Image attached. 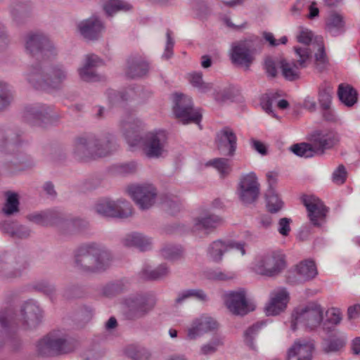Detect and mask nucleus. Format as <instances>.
<instances>
[{
    "mask_svg": "<svg viewBox=\"0 0 360 360\" xmlns=\"http://www.w3.org/2000/svg\"><path fill=\"white\" fill-rule=\"evenodd\" d=\"M323 309L317 302H310L297 308L292 315L291 329L296 330L297 324L302 323L307 328L313 330L323 321Z\"/></svg>",
    "mask_w": 360,
    "mask_h": 360,
    "instance_id": "0eeeda50",
    "label": "nucleus"
},
{
    "mask_svg": "<svg viewBox=\"0 0 360 360\" xmlns=\"http://www.w3.org/2000/svg\"><path fill=\"white\" fill-rule=\"evenodd\" d=\"M266 207L267 211L271 214L278 213L284 205L279 194L276 189L267 188L265 193Z\"/></svg>",
    "mask_w": 360,
    "mask_h": 360,
    "instance_id": "ea45409f",
    "label": "nucleus"
},
{
    "mask_svg": "<svg viewBox=\"0 0 360 360\" xmlns=\"http://www.w3.org/2000/svg\"><path fill=\"white\" fill-rule=\"evenodd\" d=\"M259 184L255 173L251 172L241 177L238 193L240 200L245 205L255 202L259 195Z\"/></svg>",
    "mask_w": 360,
    "mask_h": 360,
    "instance_id": "6ab92c4d",
    "label": "nucleus"
},
{
    "mask_svg": "<svg viewBox=\"0 0 360 360\" xmlns=\"http://www.w3.org/2000/svg\"><path fill=\"white\" fill-rule=\"evenodd\" d=\"M117 148L118 145L112 134L84 133L75 137L72 155L76 160L86 162L107 156L117 150Z\"/></svg>",
    "mask_w": 360,
    "mask_h": 360,
    "instance_id": "f257e3e1",
    "label": "nucleus"
},
{
    "mask_svg": "<svg viewBox=\"0 0 360 360\" xmlns=\"http://www.w3.org/2000/svg\"><path fill=\"white\" fill-rule=\"evenodd\" d=\"M333 93V88L329 85L319 86L318 97L321 109H328L330 107Z\"/></svg>",
    "mask_w": 360,
    "mask_h": 360,
    "instance_id": "3c124183",
    "label": "nucleus"
},
{
    "mask_svg": "<svg viewBox=\"0 0 360 360\" xmlns=\"http://www.w3.org/2000/svg\"><path fill=\"white\" fill-rule=\"evenodd\" d=\"M113 259L111 252L105 246L92 243L80 246L75 254V264L86 273H99L109 268Z\"/></svg>",
    "mask_w": 360,
    "mask_h": 360,
    "instance_id": "7ed1b4c3",
    "label": "nucleus"
},
{
    "mask_svg": "<svg viewBox=\"0 0 360 360\" xmlns=\"http://www.w3.org/2000/svg\"><path fill=\"white\" fill-rule=\"evenodd\" d=\"M77 345V341L72 338L47 335L38 342L37 347L39 355L49 357L70 353L75 350Z\"/></svg>",
    "mask_w": 360,
    "mask_h": 360,
    "instance_id": "6e6552de",
    "label": "nucleus"
},
{
    "mask_svg": "<svg viewBox=\"0 0 360 360\" xmlns=\"http://www.w3.org/2000/svg\"><path fill=\"white\" fill-rule=\"evenodd\" d=\"M288 293L285 290L277 292L266 306L265 311L267 316H274L283 311L287 305Z\"/></svg>",
    "mask_w": 360,
    "mask_h": 360,
    "instance_id": "c9c22d12",
    "label": "nucleus"
},
{
    "mask_svg": "<svg viewBox=\"0 0 360 360\" xmlns=\"http://www.w3.org/2000/svg\"><path fill=\"white\" fill-rule=\"evenodd\" d=\"M222 219L216 214L205 213L193 219V232L202 231L205 234L212 232L222 223Z\"/></svg>",
    "mask_w": 360,
    "mask_h": 360,
    "instance_id": "cd10ccee",
    "label": "nucleus"
},
{
    "mask_svg": "<svg viewBox=\"0 0 360 360\" xmlns=\"http://www.w3.org/2000/svg\"><path fill=\"white\" fill-rule=\"evenodd\" d=\"M167 134L163 130L147 133L143 139L142 149L144 155L150 159H158L166 153Z\"/></svg>",
    "mask_w": 360,
    "mask_h": 360,
    "instance_id": "dca6fc26",
    "label": "nucleus"
},
{
    "mask_svg": "<svg viewBox=\"0 0 360 360\" xmlns=\"http://www.w3.org/2000/svg\"><path fill=\"white\" fill-rule=\"evenodd\" d=\"M314 345L304 340L295 341L288 349L287 360H312Z\"/></svg>",
    "mask_w": 360,
    "mask_h": 360,
    "instance_id": "bb28decb",
    "label": "nucleus"
},
{
    "mask_svg": "<svg viewBox=\"0 0 360 360\" xmlns=\"http://www.w3.org/2000/svg\"><path fill=\"white\" fill-rule=\"evenodd\" d=\"M347 338L343 335L336 333L329 335L324 338L321 343L322 351L325 354L337 353L346 345Z\"/></svg>",
    "mask_w": 360,
    "mask_h": 360,
    "instance_id": "72a5a7b5",
    "label": "nucleus"
},
{
    "mask_svg": "<svg viewBox=\"0 0 360 360\" xmlns=\"http://www.w3.org/2000/svg\"><path fill=\"white\" fill-rule=\"evenodd\" d=\"M80 35L89 41L98 39L105 27L101 19L95 15L80 21L77 25Z\"/></svg>",
    "mask_w": 360,
    "mask_h": 360,
    "instance_id": "393cba45",
    "label": "nucleus"
},
{
    "mask_svg": "<svg viewBox=\"0 0 360 360\" xmlns=\"http://www.w3.org/2000/svg\"><path fill=\"white\" fill-rule=\"evenodd\" d=\"M29 266L27 259L13 252H4L0 255V276L5 280L19 277Z\"/></svg>",
    "mask_w": 360,
    "mask_h": 360,
    "instance_id": "2eb2a0df",
    "label": "nucleus"
},
{
    "mask_svg": "<svg viewBox=\"0 0 360 360\" xmlns=\"http://www.w3.org/2000/svg\"><path fill=\"white\" fill-rule=\"evenodd\" d=\"M101 63L102 60L97 56L94 54L86 56L83 66L78 70L80 79L86 82L99 81L101 77L97 74L96 68Z\"/></svg>",
    "mask_w": 360,
    "mask_h": 360,
    "instance_id": "c85d7f7f",
    "label": "nucleus"
},
{
    "mask_svg": "<svg viewBox=\"0 0 360 360\" xmlns=\"http://www.w3.org/2000/svg\"><path fill=\"white\" fill-rule=\"evenodd\" d=\"M190 82L202 93H206L212 89V84L203 82L202 72H194L191 74Z\"/></svg>",
    "mask_w": 360,
    "mask_h": 360,
    "instance_id": "052dcab7",
    "label": "nucleus"
},
{
    "mask_svg": "<svg viewBox=\"0 0 360 360\" xmlns=\"http://www.w3.org/2000/svg\"><path fill=\"white\" fill-rule=\"evenodd\" d=\"M122 243L127 248H136L141 252L151 249L152 240L141 233L133 232L127 234L122 239Z\"/></svg>",
    "mask_w": 360,
    "mask_h": 360,
    "instance_id": "2f4dec72",
    "label": "nucleus"
},
{
    "mask_svg": "<svg viewBox=\"0 0 360 360\" xmlns=\"http://www.w3.org/2000/svg\"><path fill=\"white\" fill-rule=\"evenodd\" d=\"M301 200L307 209L310 222L313 226L320 227L325 221L328 208L319 198L314 195H303Z\"/></svg>",
    "mask_w": 360,
    "mask_h": 360,
    "instance_id": "aec40b11",
    "label": "nucleus"
},
{
    "mask_svg": "<svg viewBox=\"0 0 360 360\" xmlns=\"http://www.w3.org/2000/svg\"><path fill=\"white\" fill-rule=\"evenodd\" d=\"M234 97L233 89L231 87H226L214 93V100L218 103L233 101Z\"/></svg>",
    "mask_w": 360,
    "mask_h": 360,
    "instance_id": "e2e57ef3",
    "label": "nucleus"
},
{
    "mask_svg": "<svg viewBox=\"0 0 360 360\" xmlns=\"http://www.w3.org/2000/svg\"><path fill=\"white\" fill-rule=\"evenodd\" d=\"M169 274V267L166 264H161L153 270L145 269L142 271L143 276L150 281L162 279L167 276Z\"/></svg>",
    "mask_w": 360,
    "mask_h": 360,
    "instance_id": "49530a36",
    "label": "nucleus"
},
{
    "mask_svg": "<svg viewBox=\"0 0 360 360\" xmlns=\"http://www.w3.org/2000/svg\"><path fill=\"white\" fill-rule=\"evenodd\" d=\"M115 170L117 173L121 175L132 174L137 170V164L134 161L121 163L115 166Z\"/></svg>",
    "mask_w": 360,
    "mask_h": 360,
    "instance_id": "69168bd1",
    "label": "nucleus"
},
{
    "mask_svg": "<svg viewBox=\"0 0 360 360\" xmlns=\"http://www.w3.org/2000/svg\"><path fill=\"white\" fill-rule=\"evenodd\" d=\"M6 200L3 208L4 213L10 216L19 211V198L18 195L11 191L6 193Z\"/></svg>",
    "mask_w": 360,
    "mask_h": 360,
    "instance_id": "8fccbe9b",
    "label": "nucleus"
},
{
    "mask_svg": "<svg viewBox=\"0 0 360 360\" xmlns=\"http://www.w3.org/2000/svg\"><path fill=\"white\" fill-rule=\"evenodd\" d=\"M102 184V179L98 175H93L85 179L79 184L82 192H91L98 188Z\"/></svg>",
    "mask_w": 360,
    "mask_h": 360,
    "instance_id": "13d9d810",
    "label": "nucleus"
},
{
    "mask_svg": "<svg viewBox=\"0 0 360 360\" xmlns=\"http://www.w3.org/2000/svg\"><path fill=\"white\" fill-rule=\"evenodd\" d=\"M157 302L158 298L152 292L129 295L122 301V315L130 321L144 319L154 310Z\"/></svg>",
    "mask_w": 360,
    "mask_h": 360,
    "instance_id": "423d86ee",
    "label": "nucleus"
},
{
    "mask_svg": "<svg viewBox=\"0 0 360 360\" xmlns=\"http://www.w3.org/2000/svg\"><path fill=\"white\" fill-rule=\"evenodd\" d=\"M125 285L122 281H115L108 283L103 289V294L108 297L116 296L124 292Z\"/></svg>",
    "mask_w": 360,
    "mask_h": 360,
    "instance_id": "bf43d9fd",
    "label": "nucleus"
},
{
    "mask_svg": "<svg viewBox=\"0 0 360 360\" xmlns=\"http://www.w3.org/2000/svg\"><path fill=\"white\" fill-rule=\"evenodd\" d=\"M125 354L132 360H146L150 356V352L147 349L134 345L128 346L125 349Z\"/></svg>",
    "mask_w": 360,
    "mask_h": 360,
    "instance_id": "4d7b16f0",
    "label": "nucleus"
},
{
    "mask_svg": "<svg viewBox=\"0 0 360 360\" xmlns=\"http://www.w3.org/2000/svg\"><path fill=\"white\" fill-rule=\"evenodd\" d=\"M280 96L278 92L274 91H269L263 94L260 98V105L263 110L271 115L274 117L278 118L277 115L275 114L272 105L274 102Z\"/></svg>",
    "mask_w": 360,
    "mask_h": 360,
    "instance_id": "de8ad7c7",
    "label": "nucleus"
},
{
    "mask_svg": "<svg viewBox=\"0 0 360 360\" xmlns=\"http://www.w3.org/2000/svg\"><path fill=\"white\" fill-rule=\"evenodd\" d=\"M295 54L299 58L297 60H293L291 62L286 59L280 60V68L283 77L290 82H294L300 78V69L305 68L307 63L311 58V51L307 47L295 46Z\"/></svg>",
    "mask_w": 360,
    "mask_h": 360,
    "instance_id": "f8f14e48",
    "label": "nucleus"
},
{
    "mask_svg": "<svg viewBox=\"0 0 360 360\" xmlns=\"http://www.w3.org/2000/svg\"><path fill=\"white\" fill-rule=\"evenodd\" d=\"M317 274L314 262L307 259L296 265L294 270L288 271L286 281L290 285H298L314 279Z\"/></svg>",
    "mask_w": 360,
    "mask_h": 360,
    "instance_id": "412c9836",
    "label": "nucleus"
},
{
    "mask_svg": "<svg viewBox=\"0 0 360 360\" xmlns=\"http://www.w3.org/2000/svg\"><path fill=\"white\" fill-rule=\"evenodd\" d=\"M280 65V60L273 56H267L264 58L263 62V68L268 77L275 78L278 75V65Z\"/></svg>",
    "mask_w": 360,
    "mask_h": 360,
    "instance_id": "6e6d98bb",
    "label": "nucleus"
},
{
    "mask_svg": "<svg viewBox=\"0 0 360 360\" xmlns=\"http://www.w3.org/2000/svg\"><path fill=\"white\" fill-rule=\"evenodd\" d=\"M54 108L53 105L37 103L25 108L24 120L32 127H44L51 120Z\"/></svg>",
    "mask_w": 360,
    "mask_h": 360,
    "instance_id": "a211bd4d",
    "label": "nucleus"
},
{
    "mask_svg": "<svg viewBox=\"0 0 360 360\" xmlns=\"http://www.w3.org/2000/svg\"><path fill=\"white\" fill-rule=\"evenodd\" d=\"M142 122L136 118L133 113L127 112L120 120V127L124 135L127 139L134 138L138 140L137 131L142 127Z\"/></svg>",
    "mask_w": 360,
    "mask_h": 360,
    "instance_id": "7c9ffc66",
    "label": "nucleus"
},
{
    "mask_svg": "<svg viewBox=\"0 0 360 360\" xmlns=\"http://www.w3.org/2000/svg\"><path fill=\"white\" fill-rule=\"evenodd\" d=\"M88 221L81 218H68L65 217L62 229L61 235L68 236L76 233L83 232L89 229Z\"/></svg>",
    "mask_w": 360,
    "mask_h": 360,
    "instance_id": "f704fd0d",
    "label": "nucleus"
},
{
    "mask_svg": "<svg viewBox=\"0 0 360 360\" xmlns=\"http://www.w3.org/2000/svg\"><path fill=\"white\" fill-rule=\"evenodd\" d=\"M218 327L217 322L211 317H203L195 320L188 329L187 336L189 340H195L203 334L212 331Z\"/></svg>",
    "mask_w": 360,
    "mask_h": 360,
    "instance_id": "c756f323",
    "label": "nucleus"
},
{
    "mask_svg": "<svg viewBox=\"0 0 360 360\" xmlns=\"http://www.w3.org/2000/svg\"><path fill=\"white\" fill-rule=\"evenodd\" d=\"M231 60L234 64L249 68L254 60V57L238 41L232 46Z\"/></svg>",
    "mask_w": 360,
    "mask_h": 360,
    "instance_id": "e433bc0d",
    "label": "nucleus"
},
{
    "mask_svg": "<svg viewBox=\"0 0 360 360\" xmlns=\"http://www.w3.org/2000/svg\"><path fill=\"white\" fill-rule=\"evenodd\" d=\"M239 41L252 56L254 54L260 53L264 46L263 39L255 35L250 36L244 40H240Z\"/></svg>",
    "mask_w": 360,
    "mask_h": 360,
    "instance_id": "a18cd8bd",
    "label": "nucleus"
},
{
    "mask_svg": "<svg viewBox=\"0 0 360 360\" xmlns=\"http://www.w3.org/2000/svg\"><path fill=\"white\" fill-rule=\"evenodd\" d=\"M148 71V64L140 56H131L127 63L126 75L131 79L141 77Z\"/></svg>",
    "mask_w": 360,
    "mask_h": 360,
    "instance_id": "473e14b6",
    "label": "nucleus"
},
{
    "mask_svg": "<svg viewBox=\"0 0 360 360\" xmlns=\"http://www.w3.org/2000/svg\"><path fill=\"white\" fill-rule=\"evenodd\" d=\"M43 310L37 302L30 300L20 307L18 321L23 329L32 330L36 329L42 322Z\"/></svg>",
    "mask_w": 360,
    "mask_h": 360,
    "instance_id": "f3484780",
    "label": "nucleus"
},
{
    "mask_svg": "<svg viewBox=\"0 0 360 360\" xmlns=\"http://www.w3.org/2000/svg\"><path fill=\"white\" fill-rule=\"evenodd\" d=\"M23 143L22 132L19 129L0 126V153L7 156L5 167L11 172L15 169H20V167L29 162V156L22 150Z\"/></svg>",
    "mask_w": 360,
    "mask_h": 360,
    "instance_id": "f03ea898",
    "label": "nucleus"
},
{
    "mask_svg": "<svg viewBox=\"0 0 360 360\" xmlns=\"http://www.w3.org/2000/svg\"><path fill=\"white\" fill-rule=\"evenodd\" d=\"M314 58L316 68L320 72L324 71L328 65V59L323 44L320 45L318 52L314 55Z\"/></svg>",
    "mask_w": 360,
    "mask_h": 360,
    "instance_id": "680f3d73",
    "label": "nucleus"
},
{
    "mask_svg": "<svg viewBox=\"0 0 360 360\" xmlns=\"http://www.w3.org/2000/svg\"><path fill=\"white\" fill-rule=\"evenodd\" d=\"M103 11L108 16L112 17L119 11H129L132 6L122 0H108L103 5Z\"/></svg>",
    "mask_w": 360,
    "mask_h": 360,
    "instance_id": "37998d69",
    "label": "nucleus"
},
{
    "mask_svg": "<svg viewBox=\"0 0 360 360\" xmlns=\"http://www.w3.org/2000/svg\"><path fill=\"white\" fill-rule=\"evenodd\" d=\"M286 267L285 256L280 251H269L257 259L256 271L264 276L276 277Z\"/></svg>",
    "mask_w": 360,
    "mask_h": 360,
    "instance_id": "9b49d317",
    "label": "nucleus"
},
{
    "mask_svg": "<svg viewBox=\"0 0 360 360\" xmlns=\"http://www.w3.org/2000/svg\"><path fill=\"white\" fill-rule=\"evenodd\" d=\"M266 325V321H259L249 326L244 332L243 339L245 345L250 349L255 351L257 349L255 340L258 335L261 329Z\"/></svg>",
    "mask_w": 360,
    "mask_h": 360,
    "instance_id": "a19ab883",
    "label": "nucleus"
},
{
    "mask_svg": "<svg viewBox=\"0 0 360 360\" xmlns=\"http://www.w3.org/2000/svg\"><path fill=\"white\" fill-rule=\"evenodd\" d=\"M224 302L229 310L235 315L244 316L255 309V306L247 300L244 289L226 293Z\"/></svg>",
    "mask_w": 360,
    "mask_h": 360,
    "instance_id": "4be33fe9",
    "label": "nucleus"
},
{
    "mask_svg": "<svg viewBox=\"0 0 360 360\" xmlns=\"http://www.w3.org/2000/svg\"><path fill=\"white\" fill-rule=\"evenodd\" d=\"M347 174L345 167L343 165H340L333 173V181L337 184H342L346 181Z\"/></svg>",
    "mask_w": 360,
    "mask_h": 360,
    "instance_id": "774afa93",
    "label": "nucleus"
},
{
    "mask_svg": "<svg viewBox=\"0 0 360 360\" xmlns=\"http://www.w3.org/2000/svg\"><path fill=\"white\" fill-rule=\"evenodd\" d=\"M310 143H299L290 146V150L302 158L323 155L339 142V135L333 130H316L311 134Z\"/></svg>",
    "mask_w": 360,
    "mask_h": 360,
    "instance_id": "39448f33",
    "label": "nucleus"
},
{
    "mask_svg": "<svg viewBox=\"0 0 360 360\" xmlns=\"http://www.w3.org/2000/svg\"><path fill=\"white\" fill-rule=\"evenodd\" d=\"M345 22L342 15L333 11L326 22V29L333 37H337L345 32Z\"/></svg>",
    "mask_w": 360,
    "mask_h": 360,
    "instance_id": "58836bf2",
    "label": "nucleus"
},
{
    "mask_svg": "<svg viewBox=\"0 0 360 360\" xmlns=\"http://www.w3.org/2000/svg\"><path fill=\"white\" fill-rule=\"evenodd\" d=\"M33 288L48 295H51L56 292L55 286L47 281L37 282L34 285Z\"/></svg>",
    "mask_w": 360,
    "mask_h": 360,
    "instance_id": "338daca9",
    "label": "nucleus"
},
{
    "mask_svg": "<svg viewBox=\"0 0 360 360\" xmlns=\"http://www.w3.org/2000/svg\"><path fill=\"white\" fill-rule=\"evenodd\" d=\"M13 316L14 311L10 307L0 311V349L5 344L13 350H18L22 346V340L13 326Z\"/></svg>",
    "mask_w": 360,
    "mask_h": 360,
    "instance_id": "1a4fd4ad",
    "label": "nucleus"
},
{
    "mask_svg": "<svg viewBox=\"0 0 360 360\" xmlns=\"http://www.w3.org/2000/svg\"><path fill=\"white\" fill-rule=\"evenodd\" d=\"M181 253V248L173 245H165L161 250V254L165 259H175Z\"/></svg>",
    "mask_w": 360,
    "mask_h": 360,
    "instance_id": "0e129e2a",
    "label": "nucleus"
},
{
    "mask_svg": "<svg viewBox=\"0 0 360 360\" xmlns=\"http://www.w3.org/2000/svg\"><path fill=\"white\" fill-rule=\"evenodd\" d=\"M13 101V94L11 86L0 81V112L7 108Z\"/></svg>",
    "mask_w": 360,
    "mask_h": 360,
    "instance_id": "09e8293b",
    "label": "nucleus"
},
{
    "mask_svg": "<svg viewBox=\"0 0 360 360\" xmlns=\"http://www.w3.org/2000/svg\"><path fill=\"white\" fill-rule=\"evenodd\" d=\"M217 148L221 155L233 157L237 148V136L233 129L224 127L216 136Z\"/></svg>",
    "mask_w": 360,
    "mask_h": 360,
    "instance_id": "b1692460",
    "label": "nucleus"
},
{
    "mask_svg": "<svg viewBox=\"0 0 360 360\" xmlns=\"http://www.w3.org/2000/svg\"><path fill=\"white\" fill-rule=\"evenodd\" d=\"M33 8L30 0H11L8 10L13 20L17 25H21L31 16Z\"/></svg>",
    "mask_w": 360,
    "mask_h": 360,
    "instance_id": "a878e982",
    "label": "nucleus"
},
{
    "mask_svg": "<svg viewBox=\"0 0 360 360\" xmlns=\"http://www.w3.org/2000/svg\"><path fill=\"white\" fill-rule=\"evenodd\" d=\"M68 77V70L63 65H49L46 62L32 65L27 74V82L36 89H59Z\"/></svg>",
    "mask_w": 360,
    "mask_h": 360,
    "instance_id": "20e7f679",
    "label": "nucleus"
},
{
    "mask_svg": "<svg viewBox=\"0 0 360 360\" xmlns=\"http://www.w3.org/2000/svg\"><path fill=\"white\" fill-rule=\"evenodd\" d=\"M227 251L226 244L221 240L214 241L209 247L208 253L212 259L219 262L221 260L224 252Z\"/></svg>",
    "mask_w": 360,
    "mask_h": 360,
    "instance_id": "603ef678",
    "label": "nucleus"
},
{
    "mask_svg": "<svg viewBox=\"0 0 360 360\" xmlns=\"http://www.w3.org/2000/svg\"><path fill=\"white\" fill-rule=\"evenodd\" d=\"M224 345V338L221 335H214L211 340L203 345L200 348V354L210 355L215 353L218 348Z\"/></svg>",
    "mask_w": 360,
    "mask_h": 360,
    "instance_id": "864d4df0",
    "label": "nucleus"
},
{
    "mask_svg": "<svg viewBox=\"0 0 360 360\" xmlns=\"http://www.w3.org/2000/svg\"><path fill=\"white\" fill-rule=\"evenodd\" d=\"M94 210L104 217L126 219L132 215V207L129 202L124 199L116 201L110 198L99 199L94 205Z\"/></svg>",
    "mask_w": 360,
    "mask_h": 360,
    "instance_id": "9d476101",
    "label": "nucleus"
},
{
    "mask_svg": "<svg viewBox=\"0 0 360 360\" xmlns=\"http://www.w3.org/2000/svg\"><path fill=\"white\" fill-rule=\"evenodd\" d=\"M26 50L43 62L56 55V51L53 43L43 34L32 33L27 35L25 44Z\"/></svg>",
    "mask_w": 360,
    "mask_h": 360,
    "instance_id": "4468645a",
    "label": "nucleus"
},
{
    "mask_svg": "<svg viewBox=\"0 0 360 360\" xmlns=\"http://www.w3.org/2000/svg\"><path fill=\"white\" fill-rule=\"evenodd\" d=\"M46 226H55L60 233L66 214L60 210L53 208L46 210Z\"/></svg>",
    "mask_w": 360,
    "mask_h": 360,
    "instance_id": "c03bdc74",
    "label": "nucleus"
},
{
    "mask_svg": "<svg viewBox=\"0 0 360 360\" xmlns=\"http://www.w3.org/2000/svg\"><path fill=\"white\" fill-rule=\"evenodd\" d=\"M339 100L347 107L351 108L358 101L357 91L349 84H340L338 89Z\"/></svg>",
    "mask_w": 360,
    "mask_h": 360,
    "instance_id": "4c0bfd02",
    "label": "nucleus"
},
{
    "mask_svg": "<svg viewBox=\"0 0 360 360\" xmlns=\"http://www.w3.org/2000/svg\"><path fill=\"white\" fill-rule=\"evenodd\" d=\"M173 112L184 124L195 123L199 124L202 120L201 113L194 110L192 98L184 94L173 95Z\"/></svg>",
    "mask_w": 360,
    "mask_h": 360,
    "instance_id": "ddd939ff",
    "label": "nucleus"
},
{
    "mask_svg": "<svg viewBox=\"0 0 360 360\" xmlns=\"http://www.w3.org/2000/svg\"><path fill=\"white\" fill-rule=\"evenodd\" d=\"M231 160L226 158H217L210 160L207 166H212L216 168L221 177H225L231 171Z\"/></svg>",
    "mask_w": 360,
    "mask_h": 360,
    "instance_id": "5fc2aeb1",
    "label": "nucleus"
},
{
    "mask_svg": "<svg viewBox=\"0 0 360 360\" xmlns=\"http://www.w3.org/2000/svg\"><path fill=\"white\" fill-rule=\"evenodd\" d=\"M128 193L143 210L153 206L157 195L155 189L151 186H131L128 188Z\"/></svg>",
    "mask_w": 360,
    "mask_h": 360,
    "instance_id": "5701e85b",
    "label": "nucleus"
},
{
    "mask_svg": "<svg viewBox=\"0 0 360 360\" xmlns=\"http://www.w3.org/2000/svg\"><path fill=\"white\" fill-rule=\"evenodd\" d=\"M326 319L322 321L323 330L327 333L335 330V326L342 321L340 310L338 308H331L326 312Z\"/></svg>",
    "mask_w": 360,
    "mask_h": 360,
    "instance_id": "79ce46f5",
    "label": "nucleus"
}]
</instances>
